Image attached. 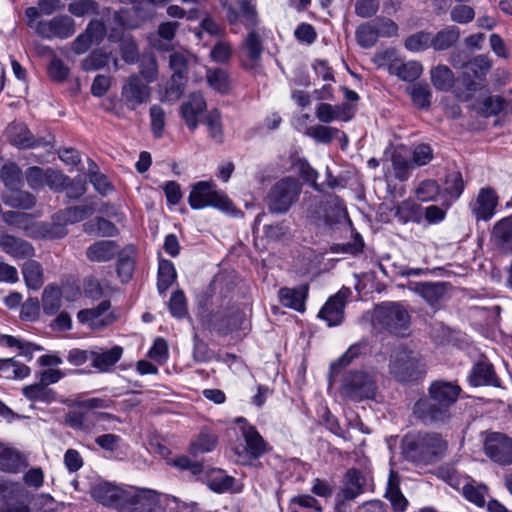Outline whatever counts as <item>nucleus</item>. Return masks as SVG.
Wrapping results in <instances>:
<instances>
[{"instance_id":"nucleus-11","label":"nucleus","mask_w":512,"mask_h":512,"mask_svg":"<svg viewBox=\"0 0 512 512\" xmlns=\"http://www.w3.org/2000/svg\"><path fill=\"white\" fill-rule=\"evenodd\" d=\"M414 417L424 425L449 426L455 412L444 403L431 400L427 395L420 397L413 405Z\"/></svg>"},{"instance_id":"nucleus-16","label":"nucleus","mask_w":512,"mask_h":512,"mask_svg":"<svg viewBox=\"0 0 512 512\" xmlns=\"http://www.w3.org/2000/svg\"><path fill=\"white\" fill-rule=\"evenodd\" d=\"M121 95L127 106L134 110L137 106L150 100L149 83L143 81L140 75H131L123 85Z\"/></svg>"},{"instance_id":"nucleus-23","label":"nucleus","mask_w":512,"mask_h":512,"mask_svg":"<svg viewBox=\"0 0 512 512\" xmlns=\"http://www.w3.org/2000/svg\"><path fill=\"white\" fill-rule=\"evenodd\" d=\"M366 477L357 468H350L343 477V485L339 490V497L344 500H354L365 492Z\"/></svg>"},{"instance_id":"nucleus-56","label":"nucleus","mask_w":512,"mask_h":512,"mask_svg":"<svg viewBox=\"0 0 512 512\" xmlns=\"http://www.w3.org/2000/svg\"><path fill=\"white\" fill-rule=\"evenodd\" d=\"M405 48L410 52H422L432 48V33L427 31H418L405 39Z\"/></svg>"},{"instance_id":"nucleus-1","label":"nucleus","mask_w":512,"mask_h":512,"mask_svg":"<svg viewBox=\"0 0 512 512\" xmlns=\"http://www.w3.org/2000/svg\"><path fill=\"white\" fill-rule=\"evenodd\" d=\"M91 495L97 502L118 512H165L160 494L148 488L120 487L110 482H100L93 486Z\"/></svg>"},{"instance_id":"nucleus-26","label":"nucleus","mask_w":512,"mask_h":512,"mask_svg":"<svg viewBox=\"0 0 512 512\" xmlns=\"http://www.w3.org/2000/svg\"><path fill=\"white\" fill-rule=\"evenodd\" d=\"M315 115L319 121L331 123L336 120L348 122L353 118L354 113L348 103L338 105L320 103L316 106Z\"/></svg>"},{"instance_id":"nucleus-52","label":"nucleus","mask_w":512,"mask_h":512,"mask_svg":"<svg viewBox=\"0 0 512 512\" xmlns=\"http://www.w3.org/2000/svg\"><path fill=\"white\" fill-rule=\"evenodd\" d=\"M93 212L92 206H73L68 207L55 215L56 220H61L64 223H60L63 226L66 224H74L86 219ZM66 229V227H64Z\"/></svg>"},{"instance_id":"nucleus-5","label":"nucleus","mask_w":512,"mask_h":512,"mask_svg":"<svg viewBox=\"0 0 512 512\" xmlns=\"http://www.w3.org/2000/svg\"><path fill=\"white\" fill-rule=\"evenodd\" d=\"M389 372L399 382L421 379L426 374L421 355L405 345L395 347L389 359Z\"/></svg>"},{"instance_id":"nucleus-27","label":"nucleus","mask_w":512,"mask_h":512,"mask_svg":"<svg viewBox=\"0 0 512 512\" xmlns=\"http://www.w3.org/2000/svg\"><path fill=\"white\" fill-rule=\"evenodd\" d=\"M305 134L317 143L330 144L333 139H338L342 149H345L348 145V136L336 127L314 125L308 127Z\"/></svg>"},{"instance_id":"nucleus-29","label":"nucleus","mask_w":512,"mask_h":512,"mask_svg":"<svg viewBox=\"0 0 512 512\" xmlns=\"http://www.w3.org/2000/svg\"><path fill=\"white\" fill-rule=\"evenodd\" d=\"M465 189V182L460 172L455 171L446 175L442 193V205L450 207L456 202Z\"/></svg>"},{"instance_id":"nucleus-51","label":"nucleus","mask_w":512,"mask_h":512,"mask_svg":"<svg viewBox=\"0 0 512 512\" xmlns=\"http://www.w3.org/2000/svg\"><path fill=\"white\" fill-rule=\"evenodd\" d=\"M494 233L499 247L505 252L512 253V215L498 221Z\"/></svg>"},{"instance_id":"nucleus-28","label":"nucleus","mask_w":512,"mask_h":512,"mask_svg":"<svg viewBox=\"0 0 512 512\" xmlns=\"http://www.w3.org/2000/svg\"><path fill=\"white\" fill-rule=\"evenodd\" d=\"M102 417L97 411H73L66 416V423L73 429L91 433L96 431L97 423Z\"/></svg>"},{"instance_id":"nucleus-2","label":"nucleus","mask_w":512,"mask_h":512,"mask_svg":"<svg viewBox=\"0 0 512 512\" xmlns=\"http://www.w3.org/2000/svg\"><path fill=\"white\" fill-rule=\"evenodd\" d=\"M402 457L414 465H432L440 461L448 450V441L436 431L414 430L401 440Z\"/></svg>"},{"instance_id":"nucleus-35","label":"nucleus","mask_w":512,"mask_h":512,"mask_svg":"<svg viewBox=\"0 0 512 512\" xmlns=\"http://www.w3.org/2000/svg\"><path fill=\"white\" fill-rule=\"evenodd\" d=\"M177 271L171 260L159 257L157 269V290L165 295L167 290L176 282Z\"/></svg>"},{"instance_id":"nucleus-50","label":"nucleus","mask_w":512,"mask_h":512,"mask_svg":"<svg viewBox=\"0 0 512 512\" xmlns=\"http://www.w3.org/2000/svg\"><path fill=\"white\" fill-rule=\"evenodd\" d=\"M61 289L57 285H47L42 293V306L46 315L56 314L61 307Z\"/></svg>"},{"instance_id":"nucleus-38","label":"nucleus","mask_w":512,"mask_h":512,"mask_svg":"<svg viewBox=\"0 0 512 512\" xmlns=\"http://www.w3.org/2000/svg\"><path fill=\"white\" fill-rule=\"evenodd\" d=\"M391 68L393 70L391 75H395L405 82H413L423 73V65L416 60L404 62L399 58Z\"/></svg>"},{"instance_id":"nucleus-44","label":"nucleus","mask_w":512,"mask_h":512,"mask_svg":"<svg viewBox=\"0 0 512 512\" xmlns=\"http://www.w3.org/2000/svg\"><path fill=\"white\" fill-rule=\"evenodd\" d=\"M22 494L23 487L20 483L0 477V506L13 505L15 502H20Z\"/></svg>"},{"instance_id":"nucleus-21","label":"nucleus","mask_w":512,"mask_h":512,"mask_svg":"<svg viewBox=\"0 0 512 512\" xmlns=\"http://www.w3.org/2000/svg\"><path fill=\"white\" fill-rule=\"evenodd\" d=\"M207 108L206 100L200 92L191 93L180 106V114L187 127L193 132L199 125V117Z\"/></svg>"},{"instance_id":"nucleus-54","label":"nucleus","mask_w":512,"mask_h":512,"mask_svg":"<svg viewBox=\"0 0 512 512\" xmlns=\"http://www.w3.org/2000/svg\"><path fill=\"white\" fill-rule=\"evenodd\" d=\"M217 444V437L213 433L203 430L197 438L189 445V453L193 456L204 454L214 450Z\"/></svg>"},{"instance_id":"nucleus-6","label":"nucleus","mask_w":512,"mask_h":512,"mask_svg":"<svg viewBox=\"0 0 512 512\" xmlns=\"http://www.w3.org/2000/svg\"><path fill=\"white\" fill-rule=\"evenodd\" d=\"M2 219L35 239H61L67 234V229L58 222H35L31 214L23 212L7 211L2 214Z\"/></svg>"},{"instance_id":"nucleus-8","label":"nucleus","mask_w":512,"mask_h":512,"mask_svg":"<svg viewBox=\"0 0 512 512\" xmlns=\"http://www.w3.org/2000/svg\"><path fill=\"white\" fill-rule=\"evenodd\" d=\"M463 66L469 70L468 72H463L461 75L465 90H456L455 96L458 100L467 102L473 98L475 92L478 89V83L476 80L480 82L486 80L488 73L493 67V60L488 54H479L471 58L466 64H463L460 67Z\"/></svg>"},{"instance_id":"nucleus-7","label":"nucleus","mask_w":512,"mask_h":512,"mask_svg":"<svg viewBox=\"0 0 512 512\" xmlns=\"http://www.w3.org/2000/svg\"><path fill=\"white\" fill-rule=\"evenodd\" d=\"M235 423L239 427L244 445L236 446L234 453L244 463L258 460L271 449L269 443L261 436L257 428L244 417L236 418Z\"/></svg>"},{"instance_id":"nucleus-63","label":"nucleus","mask_w":512,"mask_h":512,"mask_svg":"<svg viewBox=\"0 0 512 512\" xmlns=\"http://www.w3.org/2000/svg\"><path fill=\"white\" fill-rule=\"evenodd\" d=\"M0 346L7 348H17L20 355L29 356L30 358L32 357L34 350L40 349V347H37L30 342L22 341L12 335L4 334H0Z\"/></svg>"},{"instance_id":"nucleus-48","label":"nucleus","mask_w":512,"mask_h":512,"mask_svg":"<svg viewBox=\"0 0 512 512\" xmlns=\"http://www.w3.org/2000/svg\"><path fill=\"white\" fill-rule=\"evenodd\" d=\"M415 291L429 304L436 305L445 294V284L440 282H420L416 284Z\"/></svg>"},{"instance_id":"nucleus-59","label":"nucleus","mask_w":512,"mask_h":512,"mask_svg":"<svg viewBox=\"0 0 512 512\" xmlns=\"http://www.w3.org/2000/svg\"><path fill=\"white\" fill-rule=\"evenodd\" d=\"M441 194V187L434 179L421 181L415 189V195L421 202L436 201Z\"/></svg>"},{"instance_id":"nucleus-57","label":"nucleus","mask_w":512,"mask_h":512,"mask_svg":"<svg viewBox=\"0 0 512 512\" xmlns=\"http://www.w3.org/2000/svg\"><path fill=\"white\" fill-rule=\"evenodd\" d=\"M391 166L394 176L397 180L407 181L411 175V169L414 168L411 160L400 152H394L391 156Z\"/></svg>"},{"instance_id":"nucleus-34","label":"nucleus","mask_w":512,"mask_h":512,"mask_svg":"<svg viewBox=\"0 0 512 512\" xmlns=\"http://www.w3.org/2000/svg\"><path fill=\"white\" fill-rule=\"evenodd\" d=\"M205 482L210 490L216 493H225L233 490L235 478L227 475L224 470L212 468L205 472Z\"/></svg>"},{"instance_id":"nucleus-49","label":"nucleus","mask_w":512,"mask_h":512,"mask_svg":"<svg viewBox=\"0 0 512 512\" xmlns=\"http://www.w3.org/2000/svg\"><path fill=\"white\" fill-rule=\"evenodd\" d=\"M111 308L109 300L101 301L96 307L90 309H83L78 312L77 318L81 323H87L91 326L106 325L108 322H103L100 317Z\"/></svg>"},{"instance_id":"nucleus-15","label":"nucleus","mask_w":512,"mask_h":512,"mask_svg":"<svg viewBox=\"0 0 512 512\" xmlns=\"http://www.w3.org/2000/svg\"><path fill=\"white\" fill-rule=\"evenodd\" d=\"M461 393L462 388L458 381L438 379L429 384L426 395L431 400L444 403L447 407L454 410V406L459 400Z\"/></svg>"},{"instance_id":"nucleus-61","label":"nucleus","mask_w":512,"mask_h":512,"mask_svg":"<svg viewBox=\"0 0 512 512\" xmlns=\"http://www.w3.org/2000/svg\"><path fill=\"white\" fill-rule=\"evenodd\" d=\"M22 394L32 402H50L53 398L52 390L40 382L22 388Z\"/></svg>"},{"instance_id":"nucleus-43","label":"nucleus","mask_w":512,"mask_h":512,"mask_svg":"<svg viewBox=\"0 0 512 512\" xmlns=\"http://www.w3.org/2000/svg\"><path fill=\"white\" fill-rule=\"evenodd\" d=\"M363 348L364 345L361 343L352 344L343 355L330 364L329 377H336L342 369L350 365L362 354Z\"/></svg>"},{"instance_id":"nucleus-42","label":"nucleus","mask_w":512,"mask_h":512,"mask_svg":"<svg viewBox=\"0 0 512 512\" xmlns=\"http://www.w3.org/2000/svg\"><path fill=\"white\" fill-rule=\"evenodd\" d=\"M292 166L315 191L323 192V184L317 182L319 173L309 164L307 159L298 157L292 161Z\"/></svg>"},{"instance_id":"nucleus-18","label":"nucleus","mask_w":512,"mask_h":512,"mask_svg":"<svg viewBox=\"0 0 512 512\" xmlns=\"http://www.w3.org/2000/svg\"><path fill=\"white\" fill-rule=\"evenodd\" d=\"M7 138L11 145L19 149H33L51 144L45 137H35L23 123H13L8 127Z\"/></svg>"},{"instance_id":"nucleus-17","label":"nucleus","mask_w":512,"mask_h":512,"mask_svg":"<svg viewBox=\"0 0 512 512\" xmlns=\"http://www.w3.org/2000/svg\"><path fill=\"white\" fill-rule=\"evenodd\" d=\"M106 26L101 20H91L85 30L72 42V50L75 54H84L90 47L100 44L106 36Z\"/></svg>"},{"instance_id":"nucleus-30","label":"nucleus","mask_w":512,"mask_h":512,"mask_svg":"<svg viewBox=\"0 0 512 512\" xmlns=\"http://www.w3.org/2000/svg\"><path fill=\"white\" fill-rule=\"evenodd\" d=\"M123 348L115 345L103 351H91V366L99 372H108L121 359Z\"/></svg>"},{"instance_id":"nucleus-55","label":"nucleus","mask_w":512,"mask_h":512,"mask_svg":"<svg viewBox=\"0 0 512 512\" xmlns=\"http://www.w3.org/2000/svg\"><path fill=\"white\" fill-rule=\"evenodd\" d=\"M355 37L358 45L364 49L373 47L379 39L372 20L359 25L355 31Z\"/></svg>"},{"instance_id":"nucleus-24","label":"nucleus","mask_w":512,"mask_h":512,"mask_svg":"<svg viewBox=\"0 0 512 512\" xmlns=\"http://www.w3.org/2000/svg\"><path fill=\"white\" fill-rule=\"evenodd\" d=\"M0 248L4 253L14 259H30L35 255V249L28 241L4 234L0 237Z\"/></svg>"},{"instance_id":"nucleus-19","label":"nucleus","mask_w":512,"mask_h":512,"mask_svg":"<svg viewBox=\"0 0 512 512\" xmlns=\"http://www.w3.org/2000/svg\"><path fill=\"white\" fill-rule=\"evenodd\" d=\"M499 197L491 187H483L479 190L475 202L470 204V209L479 221H489L495 214Z\"/></svg>"},{"instance_id":"nucleus-36","label":"nucleus","mask_w":512,"mask_h":512,"mask_svg":"<svg viewBox=\"0 0 512 512\" xmlns=\"http://www.w3.org/2000/svg\"><path fill=\"white\" fill-rule=\"evenodd\" d=\"M2 201L9 207L23 210H29L36 204L34 195L27 191L20 190L18 187L8 189V191L2 195Z\"/></svg>"},{"instance_id":"nucleus-14","label":"nucleus","mask_w":512,"mask_h":512,"mask_svg":"<svg viewBox=\"0 0 512 512\" xmlns=\"http://www.w3.org/2000/svg\"><path fill=\"white\" fill-rule=\"evenodd\" d=\"M379 321L390 333L404 336L409 329L410 316L402 305L389 302L379 307Z\"/></svg>"},{"instance_id":"nucleus-40","label":"nucleus","mask_w":512,"mask_h":512,"mask_svg":"<svg viewBox=\"0 0 512 512\" xmlns=\"http://www.w3.org/2000/svg\"><path fill=\"white\" fill-rule=\"evenodd\" d=\"M288 512H324L321 503L310 494H298L288 502Z\"/></svg>"},{"instance_id":"nucleus-22","label":"nucleus","mask_w":512,"mask_h":512,"mask_svg":"<svg viewBox=\"0 0 512 512\" xmlns=\"http://www.w3.org/2000/svg\"><path fill=\"white\" fill-rule=\"evenodd\" d=\"M468 382L472 387H500V379L494 366L487 360H479L473 364L468 375Z\"/></svg>"},{"instance_id":"nucleus-41","label":"nucleus","mask_w":512,"mask_h":512,"mask_svg":"<svg viewBox=\"0 0 512 512\" xmlns=\"http://www.w3.org/2000/svg\"><path fill=\"white\" fill-rule=\"evenodd\" d=\"M22 274L26 286L32 290H39L44 283V273L41 264L34 260H29L22 267Z\"/></svg>"},{"instance_id":"nucleus-62","label":"nucleus","mask_w":512,"mask_h":512,"mask_svg":"<svg viewBox=\"0 0 512 512\" xmlns=\"http://www.w3.org/2000/svg\"><path fill=\"white\" fill-rule=\"evenodd\" d=\"M0 177L8 189L16 188L22 181V171L16 163L8 162L2 166Z\"/></svg>"},{"instance_id":"nucleus-37","label":"nucleus","mask_w":512,"mask_h":512,"mask_svg":"<svg viewBox=\"0 0 512 512\" xmlns=\"http://www.w3.org/2000/svg\"><path fill=\"white\" fill-rule=\"evenodd\" d=\"M430 80L436 90L448 92L455 84V75L447 65L438 64L430 70Z\"/></svg>"},{"instance_id":"nucleus-25","label":"nucleus","mask_w":512,"mask_h":512,"mask_svg":"<svg viewBox=\"0 0 512 512\" xmlns=\"http://www.w3.org/2000/svg\"><path fill=\"white\" fill-rule=\"evenodd\" d=\"M309 286L302 284L294 288L282 287L278 291L279 303L297 312L303 313L306 309L305 302L308 297Z\"/></svg>"},{"instance_id":"nucleus-46","label":"nucleus","mask_w":512,"mask_h":512,"mask_svg":"<svg viewBox=\"0 0 512 512\" xmlns=\"http://www.w3.org/2000/svg\"><path fill=\"white\" fill-rule=\"evenodd\" d=\"M411 101L415 107L427 110L431 106L432 92L427 83L418 82L407 89Z\"/></svg>"},{"instance_id":"nucleus-4","label":"nucleus","mask_w":512,"mask_h":512,"mask_svg":"<svg viewBox=\"0 0 512 512\" xmlns=\"http://www.w3.org/2000/svg\"><path fill=\"white\" fill-rule=\"evenodd\" d=\"M27 26L46 40H65L72 37L76 31L74 19L68 15H57L49 20H38L40 13L34 6L25 9Z\"/></svg>"},{"instance_id":"nucleus-60","label":"nucleus","mask_w":512,"mask_h":512,"mask_svg":"<svg viewBox=\"0 0 512 512\" xmlns=\"http://www.w3.org/2000/svg\"><path fill=\"white\" fill-rule=\"evenodd\" d=\"M434 158V151L430 144L419 143L411 147V163L413 167H422L429 164Z\"/></svg>"},{"instance_id":"nucleus-3","label":"nucleus","mask_w":512,"mask_h":512,"mask_svg":"<svg viewBox=\"0 0 512 512\" xmlns=\"http://www.w3.org/2000/svg\"><path fill=\"white\" fill-rule=\"evenodd\" d=\"M188 203L193 210L215 208L225 214L237 217L242 215L228 195L218 189L213 181H199L192 185Z\"/></svg>"},{"instance_id":"nucleus-53","label":"nucleus","mask_w":512,"mask_h":512,"mask_svg":"<svg viewBox=\"0 0 512 512\" xmlns=\"http://www.w3.org/2000/svg\"><path fill=\"white\" fill-rule=\"evenodd\" d=\"M26 466L21 454L10 448L0 450V469L6 472L17 473Z\"/></svg>"},{"instance_id":"nucleus-9","label":"nucleus","mask_w":512,"mask_h":512,"mask_svg":"<svg viewBox=\"0 0 512 512\" xmlns=\"http://www.w3.org/2000/svg\"><path fill=\"white\" fill-rule=\"evenodd\" d=\"M300 191L298 182L291 177L277 181L265 198L268 211L272 214L287 213L298 200Z\"/></svg>"},{"instance_id":"nucleus-64","label":"nucleus","mask_w":512,"mask_h":512,"mask_svg":"<svg viewBox=\"0 0 512 512\" xmlns=\"http://www.w3.org/2000/svg\"><path fill=\"white\" fill-rule=\"evenodd\" d=\"M205 124L207 125L209 136L216 143H222L224 133L221 123V113L218 109H213L208 113Z\"/></svg>"},{"instance_id":"nucleus-10","label":"nucleus","mask_w":512,"mask_h":512,"mask_svg":"<svg viewBox=\"0 0 512 512\" xmlns=\"http://www.w3.org/2000/svg\"><path fill=\"white\" fill-rule=\"evenodd\" d=\"M341 394L352 401L373 399L376 395L377 384L372 375L363 370H350L341 381Z\"/></svg>"},{"instance_id":"nucleus-47","label":"nucleus","mask_w":512,"mask_h":512,"mask_svg":"<svg viewBox=\"0 0 512 512\" xmlns=\"http://www.w3.org/2000/svg\"><path fill=\"white\" fill-rule=\"evenodd\" d=\"M84 230L88 234L102 237H115L119 234V229L116 225L103 217H96L85 223Z\"/></svg>"},{"instance_id":"nucleus-31","label":"nucleus","mask_w":512,"mask_h":512,"mask_svg":"<svg viewBox=\"0 0 512 512\" xmlns=\"http://www.w3.org/2000/svg\"><path fill=\"white\" fill-rule=\"evenodd\" d=\"M394 217L401 224H420L423 220V208L412 199H406L394 207Z\"/></svg>"},{"instance_id":"nucleus-13","label":"nucleus","mask_w":512,"mask_h":512,"mask_svg":"<svg viewBox=\"0 0 512 512\" xmlns=\"http://www.w3.org/2000/svg\"><path fill=\"white\" fill-rule=\"evenodd\" d=\"M485 455L501 466L512 465V438L505 433L487 431L483 441Z\"/></svg>"},{"instance_id":"nucleus-39","label":"nucleus","mask_w":512,"mask_h":512,"mask_svg":"<svg viewBox=\"0 0 512 512\" xmlns=\"http://www.w3.org/2000/svg\"><path fill=\"white\" fill-rule=\"evenodd\" d=\"M460 38V29L455 26H447L432 34V49L435 51H445L452 48Z\"/></svg>"},{"instance_id":"nucleus-45","label":"nucleus","mask_w":512,"mask_h":512,"mask_svg":"<svg viewBox=\"0 0 512 512\" xmlns=\"http://www.w3.org/2000/svg\"><path fill=\"white\" fill-rule=\"evenodd\" d=\"M209 86L220 94H228L231 89V80L227 71L221 68H209L206 71Z\"/></svg>"},{"instance_id":"nucleus-20","label":"nucleus","mask_w":512,"mask_h":512,"mask_svg":"<svg viewBox=\"0 0 512 512\" xmlns=\"http://www.w3.org/2000/svg\"><path fill=\"white\" fill-rule=\"evenodd\" d=\"M349 293V289L337 292L327 300L319 311V318L324 320L329 327L338 326L343 322L346 298Z\"/></svg>"},{"instance_id":"nucleus-33","label":"nucleus","mask_w":512,"mask_h":512,"mask_svg":"<svg viewBox=\"0 0 512 512\" xmlns=\"http://www.w3.org/2000/svg\"><path fill=\"white\" fill-rule=\"evenodd\" d=\"M249 30L250 32L247 34L243 42V48L247 52L248 59L242 60V67L246 70H252L255 68L263 52V45L259 34L255 29Z\"/></svg>"},{"instance_id":"nucleus-12","label":"nucleus","mask_w":512,"mask_h":512,"mask_svg":"<svg viewBox=\"0 0 512 512\" xmlns=\"http://www.w3.org/2000/svg\"><path fill=\"white\" fill-rule=\"evenodd\" d=\"M226 10L230 25L242 24L246 29H255L259 22L256 0H228L221 3Z\"/></svg>"},{"instance_id":"nucleus-58","label":"nucleus","mask_w":512,"mask_h":512,"mask_svg":"<svg viewBox=\"0 0 512 512\" xmlns=\"http://www.w3.org/2000/svg\"><path fill=\"white\" fill-rule=\"evenodd\" d=\"M112 58V54L103 49L93 50L83 61L82 69L86 72L97 71L107 66Z\"/></svg>"},{"instance_id":"nucleus-32","label":"nucleus","mask_w":512,"mask_h":512,"mask_svg":"<svg viewBox=\"0 0 512 512\" xmlns=\"http://www.w3.org/2000/svg\"><path fill=\"white\" fill-rule=\"evenodd\" d=\"M119 245L113 240H100L87 248L86 256L92 262H108L118 254Z\"/></svg>"}]
</instances>
